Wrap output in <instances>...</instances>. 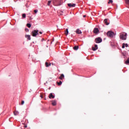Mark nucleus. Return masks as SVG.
<instances>
[{"label": "nucleus", "instance_id": "30", "mask_svg": "<svg viewBox=\"0 0 129 129\" xmlns=\"http://www.w3.org/2000/svg\"><path fill=\"white\" fill-rule=\"evenodd\" d=\"M25 31L26 32H29V30L28 29V28L25 29Z\"/></svg>", "mask_w": 129, "mask_h": 129}, {"label": "nucleus", "instance_id": "15", "mask_svg": "<svg viewBox=\"0 0 129 129\" xmlns=\"http://www.w3.org/2000/svg\"><path fill=\"white\" fill-rule=\"evenodd\" d=\"M46 67H49V66H51V63H48V62H45Z\"/></svg>", "mask_w": 129, "mask_h": 129}, {"label": "nucleus", "instance_id": "22", "mask_svg": "<svg viewBox=\"0 0 129 129\" xmlns=\"http://www.w3.org/2000/svg\"><path fill=\"white\" fill-rule=\"evenodd\" d=\"M125 47V43H123L122 45V49H124Z\"/></svg>", "mask_w": 129, "mask_h": 129}, {"label": "nucleus", "instance_id": "14", "mask_svg": "<svg viewBox=\"0 0 129 129\" xmlns=\"http://www.w3.org/2000/svg\"><path fill=\"white\" fill-rule=\"evenodd\" d=\"M57 104V102H56L55 100H53L52 101V105L53 106H55Z\"/></svg>", "mask_w": 129, "mask_h": 129}, {"label": "nucleus", "instance_id": "4", "mask_svg": "<svg viewBox=\"0 0 129 129\" xmlns=\"http://www.w3.org/2000/svg\"><path fill=\"white\" fill-rule=\"evenodd\" d=\"M107 36L110 38H112L114 36V32L111 31H109L107 32Z\"/></svg>", "mask_w": 129, "mask_h": 129}, {"label": "nucleus", "instance_id": "10", "mask_svg": "<svg viewBox=\"0 0 129 129\" xmlns=\"http://www.w3.org/2000/svg\"><path fill=\"white\" fill-rule=\"evenodd\" d=\"M64 78H65V76L63 74H62L60 75V76L59 77V79H60V80H63V79H64Z\"/></svg>", "mask_w": 129, "mask_h": 129}, {"label": "nucleus", "instance_id": "34", "mask_svg": "<svg viewBox=\"0 0 129 129\" xmlns=\"http://www.w3.org/2000/svg\"><path fill=\"white\" fill-rule=\"evenodd\" d=\"M84 18H85V17H86V16H85V15H84Z\"/></svg>", "mask_w": 129, "mask_h": 129}, {"label": "nucleus", "instance_id": "26", "mask_svg": "<svg viewBox=\"0 0 129 129\" xmlns=\"http://www.w3.org/2000/svg\"><path fill=\"white\" fill-rule=\"evenodd\" d=\"M58 85L60 86L62 84V81H60L59 82L57 83Z\"/></svg>", "mask_w": 129, "mask_h": 129}, {"label": "nucleus", "instance_id": "11", "mask_svg": "<svg viewBox=\"0 0 129 129\" xmlns=\"http://www.w3.org/2000/svg\"><path fill=\"white\" fill-rule=\"evenodd\" d=\"M25 38L27 39L28 40H31V35H25Z\"/></svg>", "mask_w": 129, "mask_h": 129}, {"label": "nucleus", "instance_id": "17", "mask_svg": "<svg viewBox=\"0 0 129 129\" xmlns=\"http://www.w3.org/2000/svg\"><path fill=\"white\" fill-rule=\"evenodd\" d=\"M79 48V47L78 46H75L74 47V50H78V48Z\"/></svg>", "mask_w": 129, "mask_h": 129}, {"label": "nucleus", "instance_id": "23", "mask_svg": "<svg viewBox=\"0 0 129 129\" xmlns=\"http://www.w3.org/2000/svg\"><path fill=\"white\" fill-rule=\"evenodd\" d=\"M112 3H113L112 0H109L108 4H112Z\"/></svg>", "mask_w": 129, "mask_h": 129}, {"label": "nucleus", "instance_id": "20", "mask_svg": "<svg viewBox=\"0 0 129 129\" xmlns=\"http://www.w3.org/2000/svg\"><path fill=\"white\" fill-rule=\"evenodd\" d=\"M51 3H52V1H48L47 3V6H50V5H51Z\"/></svg>", "mask_w": 129, "mask_h": 129}, {"label": "nucleus", "instance_id": "18", "mask_svg": "<svg viewBox=\"0 0 129 129\" xmlns=\"http://www.w3.org/2000/svg\"><path fill=\"white\" fill-rule=\"evenodd\" d=\"M125 64L126 65L129 64V57L127 59L126 61H125Z\"/></svg>", "mask_w": 129, "mask_h": 129}, {"label": "nucleus", "instance_id": "1", "mask_svg": "<svg viewBox=\"0 0 129 129\" xmlns=\"http://www.w3.org/2000/svg\"><path fill=\"white\" fill-rule=\"evenodd\" d=\"M52 3L54 6H61L63 1L62 0H52Z\"/></svg>", "mask_w": 129, "mask_h": 129}, {"label": "nucleus", "instance_id": "5", "mask_svg": "<svg viewBox=\"0 0 129 129\" xmlns=\"http://www.w3.org/2000/svg\"><path fill=\"white\" fill-rule=\"evenodd\" d=\"M95 42L97 43H101L102 42V39L100 37H98L95 39Z\"/></svg>", "mask_w": 129, "mask_h": 129}, {"label": "nucleus", "instance_id": "8", "mask_svg": "<svg viewBox=\"0 0 129 129\" xmlns=\"http://www.w3.org/2000/svg\"><path fill=\"white\" fill-rule=\"evenodd\" d=\"M93 32L94 33V34H97V33H98V32H99V30H98V28H94Z\"/></svg>", "mask_w": 129, "mask_h": 129}, {"label": "nucleus", "instance_id": "31", "mask_svg": "<svg viewBox=\"0 0 129 129\" xmlns=\"http://www.w3.org/2000/svg\"><path fill=\"white\" fill-rule=\"evenodd\" d=\"M39 34H42L43 32H42L41 31L39 32Z\"/></svg>", "mask_w": 129, "mask_h": 129}, {"label": "nucleus", "instance_id": "12", "mask_svg": "<svg viewBox=\"0 0 129 129\" xmlns=\"http://www.w3.org/2000/svg\"><path fill=\"white\" fill-rule=\"evenodd\" d=\"M49 98H55V96H54V95H53V94L50 93V94L49 95Z\"/></svg>", "mask_w": 129, "mask_h": 129}, {"label": "nucleus", "instance_id": "19", "mask_svg": "<svg viewBox=\"0 0 129 129\" xmlns=\"http://www.w3.org/2000/svg\"><path fill=\"white\" fill-rule=\"evenodd\" d=\"M14 113L15 115H18V114H19V112L18 111H15L14 112Z\"/></svg>", "mask_w": 129, "mask_h": 129}, {"label": "nucleus", "instance_id": "16", "mask_svg": "<svg viewBox=\"0 0 129 129\" xmlns=\"http://www.w3.org/2000/svg\"><path fill=\"white\" fill-rule=\"evenodd\" d=\"M69 33V31H68V29H67L64 32L66 36H67V35H68Z\"/></svg>", "mask_w": 129, "mask_h": 129}, {"label": "nucleus", "instance_id": "7", "mask_svg": "<svg viewBox=\"0 0 129 129\" xmlns=\"http://www.w3.org/2000/svg\"><path fill=\"white\" fill-rule=\"evenodd\" d=\"M108 20L107 19H105L104 20V23L106 26H108L109 25V22H108Z\"/></svg>", "mask_w": 129, "mask_h": 129}, {"label": "nucleus", "instance_id": "3", "mask_svg": "<svg viewBox=\"0 0 129 129\" xmlns=\"http://www.w3.org/2000/svg\"><path fill=\"white\" fill-rule=\"evenodd\" d=\"M39 35V30H33L31 32V35L32 37H37Z\"/></svg>", "mask_w": 129, "mask_h": 129}, {"label": "nucleus", "instance_id": "25", "mask_svg": "<svg viewBox=\"0 0 129 129\" xmlns=\"http://www.w3.org/2000/svg\"><path fill=\"white\" fill-rule=\"evenodd\" d=\"M22 18H23V19H25V18H26V14H23L22 15Z\"/></svg>", "mask_w": 129, "mask_h": 129}, {"label": "nucleus", "instance_id": "6", "mask_svg": "<svg viewBox=\"0 0 129 129\" xmlns=\"http://www.w3.org/2000/svg\"><path fill=\"white\" fill-rule=\"evenodd\" d=\"M68 6L69 8H75L76 4L70 3L68 4Z\"/></svg>", "mask_w": 129, "mask_h": 129}, {"label": "nucleus", "instance_id": "2", "mask_svg": "<svg viewBox=\"0 0 129 129\" xmlns=\"http://www.w3.org/2000/svg\"><path fill=\"white\" fill-rule=\"evenodd\" d=\"M126 36H127V34L125 33H120L119 38L121 40H126Z\"/></svg>", "mask_w": 129, "mask_h": 129}, {"label": "nucleus", "instance_id": "27", "mask_svg": "<svg viewBox=\"0 0 129 129\" xmlns=\"http://www.w3.org/2000/svg\"><path fill=\"white\" fill-rule=\"evenodd\" d=\"M34 13H35V14H37V13H38V10H34Z\"/></svg>", "mask_w": 129, "mask_h": 129}, {"label": "nucleus", "instance_id": "9", "mask_svg": "<svg viewBox=\"0 0 129 129\" xmlns=\"http://www.w3.org/2000/svg\"><path fill=\"white\" fill-rule=\"evenodd\" d=\"M97 49H98V47L97 44L95 45V47H92L93 51H96V50H97Z\"/></svg>", "mask_w": 129, "mask_h": 129}, {"label": "nucleus", "instance_id": "28", "mask_svg": "<svg viewBox=\"0 0 129 129\" xmlns=\"http://www.w3.org/2000/svg\"><path fill=\"white\" fill-rule=\"evenodd\" d=\"M24 103H25V101H22L21 105H23V104H24Z\"/></svg>", "mask_w": 129, "mask_h": 129}, {"label": "nucleus", "instance_id": "21", "mask_svg": "<svg viewBox=\"0 0 129 129\" xmlns=\"http://www.w3.org/2000/svg\"><path fill=\"white\" fill-rule=\"evenodd\" d=\"M27 27H28V28H31V24H30V23H28L27 24Z\"/></svg>", "mask_w": 129, "mask_h": 129}, {"label": "nucleus", "instance_id": "35", "mask_svg": "<svg viewBox=\"0 0 129 129\" xmlns=\"http://www.w3.org/2000/svg\"><path fill=\"white\" fill-rule=\"evenodd\" d=\"M44 39H42V41H43Z\"/></svg>", "mask_w": 129, "mask_h": 129}, {"label": "nucleus", "instance_id": "24", "mask_svg": "<svg viewBox=\"0 0 129 129\" xmlns=\"http://www.w3.org/2000/svg\"><path fill=\"white\" fill-rule=\"evenodd\" d=\"M125 4L126 5H129V0H125Z\"/></svg>", "mask_w": 129, "mask_h": 129}, {"label": "nucleus", "instance_id": "32", "mask_svg": "<svg viewBox=\"0 0 129 129\" xmlns=\"http://www.w3.org/2000/svg\"><path fill=\"white\" fill-rule=\"evenodd\" d=\"M40 97H41V98H43V95H41Z\"/></svg>", "mask_w": 129, "mask_h": 129}, {"label": "nucleus", "instance_id": "33", "mask_svg": "<svg viewBox=\"0 0 129 129\" xmlns=\"http://www.w3.org/2000/svg\"><path fill=\"white\" fill-rule=\"evenodd\" d=\"M27 125H24V127L25 128L27 127Z\"/></svg>", "mask_w": 129, "mask_h": 129}, {"label": "nucleus", "instance_id": "29", "mask_svg": "<svg viewBox=\"0 0 129 129\" xmlns=\"http://www.w3.org/2000/svg\"><path fill=\"white\" fill-rule=\"evenodd\" d=\"M125 47H128V44H127V43L125 44Z\"/></svg>", "mask_w": 129, "mask_h": 129}, {"label": "nucleus", "instance_id": "13", "mask_svg": "<svg viewBox=\"0 0 129 129\" xmlns=\"http://www.w3.org/2000/svg\"><path fill=\"white\" fill-rule=\"evenodd\" d=\"M76 33H77V34H82V32H81V30H79V29H77V30H76Z\"/></svg>", "mask_w": 129, "mask_h": 129}]
</instances>
